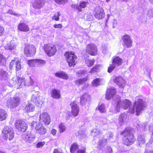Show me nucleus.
<instances>
[{
    "label": "nucleus",
    "instance_id": "1",
    "mask_svg": "<svg viewBox=\"0 0 153 153\" xmlns=\"http://www.w3.org/2000/svg\"><path fill=\"white\" fill-rule=\"evenodd\" d=\"M120 97L117 95L114 98L112 101L113 105L116 104L115 107H111L110 109V111L114 113H117L120 111V108H123L124 109H126L128 108H131L130 106L132 105L131 102L129 100L125 99L122 100H120Z\"/></svg>",
    "mask_w": 153,
    "mask_h": 153
},
{
    "label": "nucleus",
    "instance_id": "2",
    "mask_svg": "<svg viewBox=\"0 0 153 153\" xmlns=\"http://www.w3.org/2000/svg\"><path fill=\"white\" fill-rule=\"evenodd\" d=\"M142 98V97L141 96H137L135 97V102L133 106L129 110L131 113H134L135 110L136 115H138L145 108V102Z\"/></svg>",
    "mask_w": 153,
    "mask_h": 153
},
{
    "label": "nucleus",
    "instance_id": "3",
    "mask_svg": "<svg viewBox=\"0 0 153 153\" xmlns=\"http://www.w3.org/2000/svg\"><path fill=\"white\" fill-rule=\"evenodd\" d=\"M121 134L124 137V143L126 146H129L131 145L135 141L133 134V130L131 128H126L121 133Z\"/></svg>",
    "mask_w": 153,
    "mask_h": 153
},
{
    "label": "nucleus",
    "instance_id": "4",
    "mask_svg": "<svg viewBox=\"0 0 153 153\" xmlns=\"http://www.w3.org/2000/svg\"><path fill=\"white\" fill-rule=\"evenodd\" d=\"M2 135L4 138L7 140L8 139L10 140L14 137V133L13 129L11 127L5 126L3 128L2 131Z\"/></svg>",
    "mask_w": 153,
    "mask_h": 153
},
{
    "label": "nucleus",
    "instance_id": "5",
    "mask_svg": "<svg viewBox=\"0 0 153 153\" xmlns=\"http://www.w3.org/2000/svg\"><path fill=\"white\" fill-rule=\"evenodd\" d=\"M30 126L32 128H34L36 130L37 132L40 135H44L46 133V128L43 126L42 123L33 121L30 123Z\"/></svg>",
    "mask_w": 153,
    "mask_h": 153
},
{
    "label": "nucleus",
    "instance_id": "6",
    "mask_svg": "<svg viewBox=\"0 0 153 153\" xmlns=\"http://www.w3.org/2000/svg\"><path fill=\"white\" fill-rule=\"evenodd\" d=\"M21 102L20 98L18 97H11L7 101V105L10 108H14L19 105Z\"/></svg>",
    "mask_w": 153,
    "mask_h": 153
},
{
    "label": "nucleus",
    "instance_id": "7",
    "mask_svg": "<svg viewBox=\"0 0 153 153\" xmlns=\"http://www.w3.org/2000/svg\"><path fill=\"white\" fill-rule=\"evenodd\" d=\"M65 56L70 66H74L75 65L77 57L73 52H66L65 54Z\"/></svg>",
    "mask_w": 153,
    "mask_h": 153
},
{
    "label": "nucleus",
    "instance_id": "8",
    "mask_svg": "<svg viewBox=\"0 0 153 153\" xmlns=\"http://www.w3.org/2000/svg\"><path fill=\"white\" fill-rule=\"evenodd\" d=\"M112 61V64L111 65L108 67V71L110 73L117 66L120 65L122 63V59L119 56H116L113 57Z\"/></svg>",
    "mask_w": 153,
    "mask_h": 153
},
{
    "label": "nucleus",
    "instance_id": "9",
    "mask_svg": "<svg viewBox=\"0 0 153 153\" xmlns=\"http://www.w3.org/2000/svg\"><path fill=\"white\" fill-rule=\"evenodd\" d=\"M36 51V48L33 45H27L24 49V53L27 57H30L35 55Z\"/></svg>",
    "mask_w": 153,
    "mask_h": 153
},
{
    "label": "nucleus",
    "instance_id": "10",
    "mask_svg": "<svg viewBox=\"0 0 153 153\" xmlns=\"http://www.w3.org/2000/svg\"><path fill=\"white\" fill-rule=\"evenodd\" d=\"M16 128L19 131L24 132L26 130L27 124L24 121L20 120H17L15 123Z\"/></svg>",
    "mask_w": 153,
    "mask_h": 153
},
{
    "label": "nucleus",
    "instance_id": "11",
    "mask_svg": "<svg viewBox=\"0 0 153 153\" xmlns=\"http://www.w3.org/2000/svg\"><path fill=\"white\" fill-rule=\"evenodd\" d=\"M44 48L46 54L50 56L54 55L56 51L55 46L51 44H46Z\"/></svg>",
    "mask_w": 153,
    "mask_h": 153
},
{
    "label": "nucleus",
    "instance_id": "12",
    "mask_svg": "<svg viewBox=\"0 0 153 153\" xmlns=\"http://www.w3.org/2000/svg\"><path fill=\"white\" fill-rule=\"evenodd\" d=\"M39 93V91L35 92L34 93L32 94L31 100L38 107H41L43 104V102L42 101V97L38 95Z\"/></svg>",
    "mask_w": 153,
    "mask_h": 153
},
{
    "label": "nucleus",
    "instance_id": "13",
    "mask_svg": "<svg viewBox=\"0 0 153 153\" xmlns=\"http://www.w3.org/2000/svg\"><path fill=\"white\" fill-rule=\"evenodd\" d=\"M17 79L18 84L21 87L30 86L33 83V81L31 79L30 77V78L29 81L28 80H25V79L23 77L20 78L18 77Z\"/></svg>",
    "mask_w": 153,
    "mask_h": 153
},
{
    "label": "nucleus",
    "instance_id": "14",
    "mask_svg": "<svg viewBox=\"0 0 153 153\" xmlns=\"http://www.w3.org/2000/svg\"><path fill=\"white\" fill-rule=\"evenodd\" d=\"M40 122H42L45 125L49 124L51 122V119L49 114L45 112L41 114L39 116Z\"/></svg>",
    "mask_w": 153,
    "mask_h": 153
},
{
    "label": "nucleus",
    "instance_id": "15",
    "mask_svg": "<svg viewBox=\"0 0 153 153\" xmlns=\"http://www.w3.org/2000/svg\"><path fill=\"white\" fill-rule=\"evenodd\" d=\"M78 102L76 101L71 102L70 104L71 108V112L73 116H77L79 114V108L77 105Z\"/></svg>",
    "mask_w": 153,
    "mask_h": 153
},
{
    "label": "nucleus",
    "instance_id": "16",
    "mask_svg": "<svg viewBox=\"0 0 153 153\" xmlns=\"http://www.w3.org/2000/svg\"><path fill=\"white\" fill-rule=\"evenodd\" d=\"M124 46H126L127 48L131 47L132 45L133 41L130 36L128 35H124L122 38Z\"/></svg>",
    "mask_w": 153,
    "mask_h": 153
},
{
    "label": "nucleus",
    "instance_id": "17",
    "mask_svg": "<svg viewBox=\"0 0 153 153\" xmlns=\"http://www.w3.org/2000/svg\"><path fill=\"white\" fill-rule=\"evenodd\" d=\"M23 138L26 142L32 143L36 138V136L34 134L30 132H28L24 135Z\"/></svg>",
    "mask_w": 153,
    "mask_h": 153
},
{
    "label": "nucleus",
    "instance_id": "18",
    "mask_svg": "<svg viewBox=\"0 0 153 153\" xmlns=\"http://www.w3.org/2000/svg\"><path fill=\"white\" fill-rule=\"evenodd\" d=\"M86 51L88 53L94 56L96 54L97 49L94 44L91 43L87 46Z\"/></svg>",
    "mask_w": 153,
    "mask_h": 153
},
{
    "label": "nucleus",
    "instance_id": "19",
    "mask_svg": "<svg viewBox=\"0 0 153 153\" xmlns=\"http://www.w3.org/2000/svg\"><path fill=\"white\" fill-rule=\"evenodd\" d=\"M95 17L98 19H102L105 16V14L103 9L100 7L96 9L94 13Z\"/></svg>",
    "mask_w": 153,
    "mask_h": 153
},
{
    "label": "nucleus",
    "instance_id": "20",
    "mask_svg": "<svg viewBox=\"0 0 153 153\" xmlns=\"http://www.w3.org/2000/svg\"><path fill=\"white\" fill-rule=\"evenodd\" d=\"M116 93V90L114 87H111L108 88L106 94V99L108 100H110Z\"/></svg>",
    "mask_w": 153,
    "mask_h": 153
},
{
    "label": "nucleus",
    "instance_id": "21",
    "mask_svg": "<svg viewBox=\"0 0 153 153\" xmlns=\"http://www.w3.org/2000/svg\"><path fill=\"white\" fill-rule=\"evenodd\" d=\"M45 1V0H35L33 7L35 9H40L44 6Z\"/></svg>",
    "mask_w": 153,
    "mask_h": 153
},
{
    "label": "nucleus",
    "instance_id": "22",
    "mask_svg": "<svg viewBox=\"0 0 153 153\" xmlns=\"http://www.w3.org/2000/svg\"><path fill=\"white\" fill-rule=\"evenodd\" d=\"M90 100V96L88 94H85L81 97L80 103L82 105H84Z\"/></svg>",
    "mask_w": 153,
    "mask_h": 153
},
{
    "label": "nucleus",
    "instance_id": "23",
    "mask_svg": "<svg viewBox=\"0 0 153 153\" xmlns=\"http://www.w3.org/2000/svg\"><path fill=\"white\" fill-rule=\"evenodd\" d=\"M127 117V114L125 113H122L120 115L118 119L119 124L120 125L124 124L126 122Z\"/></svg>",
    "mask_w": 153,
    "mask_h": 153
},
{
    "label": "nucleus",
    "instance_id": "24",
    "mask_svg": "<svg viewBox=\"0 0 153 153\" xmlns=\"http://www.w3.org/2000/svg\"><path fill=\"white\" fill-rule=\"evenodd\" d=\"M18 28L20 31L27 32L29 30V28L27 25L23 23H20L17 26Z\"/></svg>",
    "mask_w": 153,
    "mask_h": 153
},
{
    "label": "nucleus",
    "instance_id": "25",
    "mask_svg": "<svg viewBox=\"0 0 153 153\" xmlns=\"http://www.w3.org/2000/svg\"><path fill=\"white\" fill-rule=\"evenodd\" d=\"M114 83H116L120 87H122L125 83L124 80L120 76L116 77L114 79Z\"/></svg>",
    "mask_w": 153,
    "mask_h": 153
},
{
    "label": "nucleus",
    "instance_id": "26",
    "mask_svg": "<svg viewBox=\"0 0 153 153\" xmlns=\"http://www.w3.org/2000/svg\"><path fill=\"white\" fill-rule=\"evenodd\" d=\"M51 97L56 99H59L60 98V91L58 90L54 89L51 91Z\"/></svg>",
    "mask_w": 153,
    "mask_h": 153
},
{
    "label": "nucleus",
    "instance_id": "27",
    "mask_svg": "<svg viewBox=\"0 0 153 153\" xmlns=\"http://www.w3.org/2000/svg\"><path fill=\"white\" fill-rule=\"evenodd\" d=\"M141 127L144 131H145L148 128L150 132H152V133L153 132V124L152 123H151L149 124L146 123H145L142 125Z\"/></svg>",
    "mask_w": 153,
    "mask_h": 153
},
{
    "label": "nucleus",
    "instance_id": "28",
    "mask_svg": "<svg viewBox=\"0 0 153 153\" xmlns=\"http://www.w3.org/2000/svg\"><path fill=\"white\" fill-rule=\"evenodd\" d=\"M55 75L57 77L63 79H68L69 78L68 76L66 73L63 71L56 73L55 74Z\"/></svg>",
    "mask_w": 153,
    "mask_h": 153
},
{
    "label": "nucleus",
    "instance_id": "29",
    "mask_svg": "<svg viewBox=\"0 0 153 153\" xmlns=\"http://www.w3.org/2000/svg\"><path fill=\"white\" fill-rule=\"evenodd\" d=\"M16 48L13 41H11L5 45V48L6 49L10 50H14Z\"/></svg>",
    "mask_w": 153,
    "mask_h": 153
},
{
    "label": "nucleus",
    "instance_id": "30",
    "mask_svg": "<svg viewBox=\"0 0 153 153\" xmlns=\"http://www.w3.org/2000/svg\"><path fill=\"white\" fill-rule=\"evenodd\" d=\"M6 112L3 109H0V121L5 120L7 117Z\"/></svg>",
    "mask_w": 153,
    "mask_h": 153
},
{
    "label": "nucleus",
    "instance_id": "31",
    "mask_svg": "<svg viewBox=\"0 0 153 153\" xmlns=\"http://www.w3.org/2000/svg\"><path fill=\"white\" fill-rule=\"evenodd\" d=\"M35 109L34 105L31 104H28L26 105L25 110L27 112L33 111Z\"/></svg>",
    "mask_w": 153,
    "mask_h": 153
},
{
    "label": "nucleus",
    "instance_id": "32",
    "mask_svg": "<svg viewBox=\"0 0 153 153\" xmlns=\"http://www.w3.org/2000/svg\"><path fill=\"white\" fill-rule=\"evenodd\" d=\"M137 140L139 145L143 144L145 142L144 136L142 135H138Z\"/></svg>",
    "mask_w": 153,
    "mask_h": 153
},
{
    "label": "nucleus",
    "instance_id": "33",
    "mask_svg": "<svg viewBox=\"0 0 153 153\" xmlns=\"http://www.w3.org/2000/svg\"><path fill=\"white\" fill-rule=\"evenodd\" d=\"M45 61L44 60L36 59V66L38 67L43 66L45 65Z\"/></svg>",
    "mask_w": 153,
    "mask_h": 153
},
{
    "label": "nucleus",
    "instance_id": "34",
    "mask_svg": "<svg viewBox=\"0 0 153 153\" xmlns=\"http://www.w3.org/2000/svg\"><path fill=\"white\" fill-rule=\"evenodd\" d=\"M78 146L76 143H74L71 146L70 149V152L71 153H75L78 150Z\"/></svg>",
    "mask_w": 153,
    "mask_h": 153
},
{
    "label": "nucleus",
    "instance_id": "35",
    "mask_svg": "<svg viewBox=\"0 0 153 153\" xmlns=\"http://www.w3.org/2000/svg\"><path fill=\"white\" fill-rule=\"evenodd\" d=\"M107 142V139L105 138H103L100 140L98 143V146L102 148V146H104Z\"/></svg>",
    "mask_w": 153,
    "mask_h": 153
},
{
    "label": "nucleus",
    "instance_id": "36",
    "mask_svg": "<svg viewBox=\"0 0 153 153\" xmlns=\"http://www.w3.org/2000/svg\"><path fill=\"white\" fill-rule=\"evenodd\" d=\"M7 76V73L3 70H0V78L2 79H6Z\"/></svg>",
    "mask_w": 153,
    "mask_h": 153
},
{
    "label": "nucleus",
    "instance_id": "37",
    "mask_svg": "<svg viewBox=\"0 0 153 153\" xmlns=\"http://www.w3.org/2000/svg\"><path fill=\"white\" fill-rule=\"evenodd\" d=\"M59 131L60 133L64 132L66 129V127L63 123H60L59 124Z\"/></svg>",
    "mask_w": 153,
    "mask_h": 153
},
{
    "label": "nucleus",
    "instance_id": "38",
    "mask_svg": "<svg viewBox=\"0 0 153 153\" xmlns=\"http://www.w3.org/2000/svg\"><path fill=\"white\" fill-rule=\"evenodd\" d=\"M85 63L88 66H91L93 65L94 63V59H86L85 60Z\"/></svg>",
    "mask_w": 153,
    "mask_h": 153
},
{
    "label": "nucleus",
    "instance_id": "39",
    "mask_svg": "<svg viewBox=\"0 0 153 153\" xmlns=\"http://www.w3.org/2000/svg\"><path fill=\"white\" fill-rule=\"evenodd\" d=\"M36 59H32L28 60L27 64L31 67H33L36 66Z\"/></svg>",
    "mask_w": 153,
    "mask_h": 153
},
{
    "label": "nucleus",
    "instance_id": "40",
    "mask_svg": "<svg viewBox=\"0 0 153 153\" xmlns=\"http://www.w3.org/2000/svg\"><path fill=\"white\" fill-rule=\"evenodd\" d=\"M61 14L59 12H57L55 13L53 16L52 17V19L56 21H58L59 20V17Z\"/></svg>",
    "mask_w": 153,
    "mask_h": 153
},
{
    "label": "nucleus",
    "instance_id": "41",
    "mask_svg": "<svg viewBox=\"0 0 153 153\" xmlns=\"http://www.w3.org/2000/svg\"><path fill=\"white\" fill-rule=\"evenodd\" d=\"M100 79L96 78L94 79L92 82V84L94 87H97L100 85Z\"/></svg>",
    "mask_w": 153,
    "mask_h": 153
},
{
    "label": "nucleus",
    "instance_id": "42",
    "mask_svg": "<svg viewBox=\"0 0 153 153\" xmlns=\"http://www.w3.org/2000/svg\"><path fill=\"white\" fill-rule=\"evenodd\" d=\"M86 79L85 78L81 79L75 81V84L77 85H79L85 82L86 81Z\"/></svg>",
    "mask_w": 153,
    "mask_h": 153
},
{
    "label": "nucleus",
    "instance_id": "43",
    "mask_svg": "<svg viewBox=\"0 0 153 153\" xmlns=\"http://www.w3.org/2000/svg\"><path fill=\"white\" fill-rule=\"evenodd\" d=\"M6 62V60L3 55L0 53V64L3 65Z\"/></svg>",
    "mask_w": 153,
    "mask_h": 153
},
{
    "label": "nucleus",
    "instance_id": "44",
    "mask_svg": "<svg viewBox=\"0 0 153 153\" xmlns=\"http://www.w3.org/2000/svg\"><path fill=\"white\" fill-rule=\"evenodd\" d=\"M55 1L59 4L64 5L68 1V0H54Z\"/></svg>",
    "mask_w": 153,
    "mask_h": 153
},
{
    "label": "nucleus",
    "instance_id": "45",
    "mask_svg": "<svg viewBox=\"0 0 153 153\" xmlns=\"http://www.w3.org/2000/svg\"><path fill=\"white\" fill-rule=\"evenodd\" d=\"M88 2H86L84 1H80L79 4V6L81 9L85 8L88 4Z\"/></svg>",
    "mask_w": 153,
    "mask_h": 153
},
{
    "label": "nucleus",
    "instance_id": "46",
    "mask_svg": "<svg viewBox=\"0 0 153 153\" xmlns=\"http://www.w3.org/2000/svg\"><path fill=\"white\" fill-rule=\"evenodd\" d=\"M98 109L100 112L102 113L106 111L104 105L102 104L100 105L98 107Z\"/></svg>",
    "mask_w": 153,
    "mask_h": 153
},
{
    "label": "nucleus",
    "instance_id": "47",
    "mask_svg": "<svg viewBox=\"0 0 153 153\" xmlns=\"http://www.w3.org/2000/svg\"><path fill=\"white\" fill-rule=\"evenodd\" d=\"M71 7L74 10H77L79 12H81L82 11V9L80 8L79 5L77 4H72L71 5Z\"/></svg>",
    "mask_w": 153,
    "mask_h": 153
},
{
    "label": "nucleus",
    "instance_id": "48",
    "mask_svg": "<svg viewBox=\"0 0 153 153\" xmlns=\"http://www.w3.org/2000/svg\"><path fill=\"white\" fill-rule=\"evenodd\" d=\"M91 133H94L95 134V136L94 137V139H96L97 137H98L99 134H100V132H99L98 130H97L96 129H94L92 131H91Z\"/></svg>",
    "mask_w": 153,
    "mask_h": 153
},
{
    "label": "nucleus",
    "instance_id": "49",
    "mask_svg": "<svg viewBox=\"0 0 153 153\" xmlns=\"http://www.w3.org/2000/svg\"><path fill=\"white\" fill-rule=\"evenodd\" d=\"M102 50L103 53L104 54H105L108 50V48L107 45L105 44L103 45H102Z\"/></svg>",
    "mask_w": 153,
    "mask_h": 153
},
{
    "label": "nucleus",
    "instance_id": "50",
    "mask_svg": "<svg viewBox=\"0 0 153 153\" xmlns=\"http://www.w3.org/2000/svg\"><path fill=\"white\" fill-rule=\"evenodd\" d=\"M7 13H9L11 15H13L16 16H21V14L19 13H17L13 12L11 10H8L7 12Z\"/></svg>",
    "mask_w": 153,
    "mask_h": 153
},
{
    "label": "nucleus",
    "instance_id": "51",
    "mask_svg": "<svg viewBox=\"0 0 153 153\" xmlns=\"http://www.w3.org/2000/svg\"><path fill=\"white\" fill-rule=\"evenodd\" d=\"M16 71H19L21 68V65L20 62L19 61H17L16 63Z\"/></svg>",
    "mask_w": 153,
    "mask_h": 153
},
{
    "label": "nucleus",
    "instance_id": "52",
    "mask_svg": "<svg viewBox=\"0 0 153 153\" xmlns=\"http://www.w3.org/2000/svg\"><path fill=\"white\" fill-rule=\"evenodd\" d=\"M45 143L44 141L38 142L36 144V147L39 148L42 147L45 144Z\"/></svg>",
    "mask_w": 153,
    "mask_h": 153
},
{
    "label": "nucleus",
    "instance_id": "53",
    "mask_svg": "<svg viewBox=\"0 0 153 153\" xmlns=\"http://www.w3.org/2000/svg\"><path fill=\"white\" fill-rule=\"evenodd\" d=\"M148 15L150 17H153V7L150 8L149 10Z\"/></svg>",
    "mask_w": 153,
    "mask_h": 153
},
{
    "label": "nucleus",
    "instance_id": "54",
    "mask_svg": "<svg viewBox=\"0 0 153 153\" xmlns=\"http://www.w3.org/2000/svg\"><path fill=\"white\" fill-rule=\"evenodd\" d=\"M98 66L96 65L94 66L93 68H92L91 70L90 71V72L91 73H94L95 72H96L98 70Z\"/></svg>",
    "mask_w": 153,
    "mask_h": 153
},
{
    "label": "nucleus",
    "instance_id": "55",
    "mask_svg": "<svg viewBox=\"0 0 153 153\" xmlns=\"http://www.w3.org/2000/svg\"><path fill=\"white\" fill-rule=\"evenodd\" d=\"M106 153H112V148L110 146H108L105 149Z\"/></svg>",
    "mask_w": 153,
    "mask_h": 153
},
{
    "label": "nucleus",
    "instance_id": "56",
    "mask_svg": "<svg viewBox=\"0 0 153 153\" xmlns=\"http://www.w3.org/2000/svg\"><path fill=\"white\" fill-rule=\"evenodd\" d=\"M82 74H84L83 71L82 70H80L79 71H77L76 73V75L78 77L81 76Z\"/></svg>",
    "mask_w": 153,
    "mask_h": 153
},
{
    "label": "nucleus",
    "instance_id": "57",
    "mask_svg": "<svg viewBox=\"0 0 153 153\" xmlns=\"http://www.w3.org/2000/svg\"><path fill=\"white\" fill-rule=\"evenodd\" d=\"M53 27L55 28L61 29L62 27V24H55L54 25Z\"/></svg>",
    "mask_w": 153,
    "mask_h": 153
},
{
    "label": "nucleus",
    "instance_id": "58",
    "mask_svg": "<svg viewBox=\"0 0 153 153\" xmlns=\"http://www.w3.org/2000/svg\"><path fill=\"white\" fill-rule=\"evenodd\" d=\"M153 141V138L151 137L149 140L148 142L146 143V146H149L151 144Z\"/></svg>",
    "mask_w": 153,
    "mask_h": 153
},
{
    "label": "nucleus",
    "instance_id": "59",
    "mask_svg": "<svg viewBox=\"0 0 153 153\" xmlns=\"http://www.w3.org/2000/svg\"><path fill=\"white\" fill-rule=\"evenodd\" d=\"M106 136L108 139H109L113 137V134L112 132H109L107 134H106Z\"/></svg>",
    "mask_w": 153,
    "mask_h": 153
},
{
    "label": "nucleus",
    "instance_id": "60",
    "mask_svg": "<svg viewBox=\"0 0 153 153\" xmlns=\"http://www.w3.org/2000/svg\"><path fill=\"white\" fill-rule=\"evenodd\" d=\"M4 31V28L3 27L0 25V36H1Z\"/></svg>",
    "mask_w": 153,
    "mask_h": 153
},
{
    "label": "nucleus",
    "instance_id": "61",
    "mask_svg": "<svg viewBox=\"0 0 153 153\" xmlns=\"http://www.w3.org/2000/svg\"><path fill=\"white\" fill-rule=\"evenodd\" d=\"M151 148V147H149L148 149L146 150L144 152V153H152V151Z\"/></svg>",
    "mask_w": 153,
    "mask_h": 153
},
{
    "label": "nucleus",
    "instance_id": "62",
    "mask_svg": "<svg viewBox=\"0 0 153 153\" xmlns=\"http://www.w3.org/2000/svg\"><path fill=\"white\" fill-rule=\"evenodd\" d=\"M57 132V131L55 129H53L51 131V134L53 135H55L56 133Z\"/></svg>",
    "mask_w": 153,
    "mask_h": 153
},
{
    "label": "nucleus",
    "instance_id": "63",
    "mask_svg": "<svg viewBox=\"0 0 153 153\" xmlns=\"http://www.w3.org/2000/svg\"><path fill=\"white\" fill-rule=\"evenodd\" d=\"M85 152V150H79L77 151L76 153H84Z\"/></svg>",
    "mask_w": 153,
    "mask_h": 153
},
{
    "label": "nucleus",
    "instance_id": "64",
    "mask_svg": "<svg viewBox=\"0 0 153 153\" xmlns=\"http://www.w3.org/2000/svg\"><path fill=\"white\" fill-rule=\"evenodd\" d=\"M53 153H62L60 151H59L56 149H55L54 150Z\"/></svg>",
    "mask_w": 153,
    "mask_h": 153
}]
</instances>
